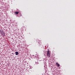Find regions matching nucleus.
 <instances>
[{"instance_id": "nucleus-2", "label": "nucleus", "mask_w": 75, "mask_h": 75, "mask_svg": "<svg viewBox=\"0 0 75 75\" xmlns=\"http://www.w3.org/2000/svg\"><path fill=\"white\" fill-rule=\"evenodd\" d=\"M0 32L1 33V34L3 36H4L5 35V33H4V32L3 30H0Z\"/></svg>"}, {"instance_id": "nucleus-1", "label": "nucleus", "mask_w": 75, "mask_h": 75, "mask_svg": "<svg viewBox=\"0 0 75 75\" xmlns=\"http://www.w3.org/2000/svg\"><path fill=\"white\" fill-rule=\"evenodd\" d=\"M47 52V56L48 58H50V51H48Z\"/></svg>"}, {"instance_id": "nucleus-5", "label": "nucleus", "mask_w": 75, "mask_h": 75, "mask_svg": "<svg viewBox=\"0 0 75 75\" xmlns=\"http://www.w3.org/2000/svg\"><path fill=\"white\" fill-rule=\"evenodd\" d=\"M15 13L16 14H18V12L17 11V12H15Z\"/></svg>"}, {"instance_id": "nucleus-4", "label": "nucleus", "mask_w": 75, "mask_h": 75, "mask_svg": "<svg viewBox=\"0 0 75 75\" xmlns=\"http://www.w3.org/2000/svg\"><path fill=\"white\" fill-rule=\"evenodd\" d=\"M15 54L16 55H18V52H15Z\"/></svg>"}, {"instance_id": "nucleus-3", "label": "nucleus", "mask_w": 75, "mask_h": 75, "mask_svg": "<svg viewBox=\"0 0 75 75\" xmlns=\"http://www.w3.org/2000/svg\"><path fill=\"white\" fill-rule=\"evenodd\" d=\"M56 65L57 66H58V67H59V66H60V65H59V64L58 62L56 63Z\"/></svg>"}]
</instances>
